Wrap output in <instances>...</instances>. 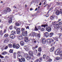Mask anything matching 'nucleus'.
<instances>
[{"instance_id": "6e6552de", "label": "nucleus", "mask_w": 62, "mask_h": 62, "mask_svg": "<svg viewBox=\"0 0 62 62\" xmlns=\"http://www.w3.org/2000/svg\"><path fill=\"white\" fill-rule=\"evenodd\" d=\"M56 15H59L60 14H62V11H59L58 10H57L56 12Z\"/></svg>"}, {"instance_id": "f03ea898", "label": "nucleus", "mask_w": 62, "mask_h": 62, "mask_svg": "<svg viewBox=\"0 0 62 62\" xmlns=\"http://www.w3.org/2000/svg\"><path fill=\"white\" fill-rule=\"evenodd\" d=\"M11 11V10L10 9V8L8 7H7L6 8L5 10H4V12H3V13L6 14L7 12H9Z\"/></svg>"}, {"instance_id": "864d4df0", "label": "nucleus", "mask_w": 62, "mask_h": 62, "mask_svg": "<svg viewBox=\"0 0 62 62\" xmlns=\"http://www.w3.org/2000/svg\"><path fill=\"white\" fill-rule=\"evenodd\" d=\"M60 59V57H57L56 58V60H59Z\"/></svg>"}, {"instance_id": "69168bd1", "label": "nucleus", "mask_w": 62, "mask_h": 62, "mask_svg": "<svg viewBox=\"0 0 62 62\" xmlns=\"http://www.w3.org/2000/svg\"><path fill=\"white\" fill-rule=\"evenodd\" d=\"M2 33V31L1 30L0 31V34H1Z\"/></svg>"}, {"instance_id": "09e8293b", "label": "nucleus", "mask_w": 62, "mask_h": 62, "mask_svg": "<svg viewBox=\"0 0 62 62\" xmlns=\"http://www.w3.org/2000/svg\"><path fill=\"white\" fill-rule=\"evenodd\" d=\"M34 30H35V31H38V29L35 27Z\"/></svg>"}, {"instance_id": "7c9ffc66", "label": "nucleus", "mask_w": 62, "mask_h": 62, "mask_svg": "<svg viewBox=\"0 0 62 62\" xmlns=\"http://www.w3.org/2000/svg\"><path fill=\"white\" fill-rule=\"evenodd\" d=\"M49 58H50L49 56H47L46 58V60H48Z\"/></svg>"}, {"instance_id": "5fc2aeb1", "label": "nucleus", "mask_w": 62, "mask_h": 62, "mask_svg": "<svg viewBox=\"0 0 62 62\" xmlns=\"http://www.w3.org/2000/svg\"><path fill=\"white\" fill-rule=\"evenodd\" d=\"M36 62H40V61L39 59H38L37 60H36Z\"/></svg>"}, {"instance_id": "de8ad7c7", "label": "nucleus", "mask_w": 62, "mask_h": 62, "mask_svg": "<svg viewBox=\"0 0 62 62\" xmlns=\"http://www.w3.org/2000/svg\"><path fill=\"white\" fill-rule=\"evenodd\" d=\"M52 59H49L48 60V61L49 62H52Z\"/></svg>"}, {"instance_id": "4c0bfd02", "label": "nucleus", "mask_w": 62, "mask_h": 62, "mask_svg": "<svg viewBox=\"0 0 62 62\" xmlns=\"http://www.w3.org/2000/svg\"><path fill=\"white\" fill-rule=\"evenodd\" d=\"M12 34L14 35V34H16L15 33L16 32H15V31H12Z\"/></svg>"}, {"instance_id": "a18cd8bd", "label": "nucleus", "mask_w": 62, "mask_h": 62, "mask_svg": "<svg viewBox=\"0 0 62 62\" xmlns=\"http://www.w3.org/2000/svg\"><path fill=\"white\" fill-rule=\"evenodd\" d=\"M35 51H36V52H35L34 53V54H35V55H36L37 54V49H35Z\"/></svg>"}, {"instance_id": "79ce46f5", "label": "nucleus", "mask_w": 62, "mask_h": 62, "mask_svg": "<svg viewBox=\"0 0 62 62\" xmlns=\"http://www.w3.org/2000/svg\"><path fill=\"white\" fill-rule=\"evenodd\" d=\"M10 53H13V50L12 49H10L9 51Z\"/></svg>"}, {"instance_id": "6e6d98bb", "label": "nucleus", "mask_w": 62, "mask_h": 62, "mask_svg": "<svg viewBox=\"0 0 62 62\" xmlns=\"http://www.w3.org/2000/svg\"><path fill=\"white\" fill-rule=\"evenodd\" d=\"M38 28L39 30H41V27H40V26H39L38 27Z\"/></svg>"}, {"instance_id": "5701e85b", "label": "nucleus", "mask_w": 62, "mask_h": 62, "mask_svg": "<svg viewBox=\"0 0 62 62\" xmlns=\"http://www.w3.org/2000/svg\"><path fill=\"white\" fill-rule=\"evenodd\" d=\"M54 34L53 33H51L49 34V36H50V37H52V36H53Z\"/></svg>"}, {"instance_id": "412c9836", "label": "nucleus", "mask_w": 62, "mask_h": 62, "mask_svg": "<svg viewBox=\"0 0 62 62\" xmlns=\"http://www.w3.org/2000/svg\"><path fill=\"white\" fill-rule=\"evenodd\" d=\"M4 42L6 43H8V40L7 38L4 40Z\"/></svg>"}, {"instance_id": "0e129e2a", "label": "nucleus", "mask_w": 62, "mask_h": 62, "mask_svg": "<svg viewBox=\"0 0 62 62\" xmlns=\"http://www.w3.org/2000/svg\"><path fill=\"white\" fill-rule=\"evenodd\" d=\"M0 27L1 28H3V26H2V25H1L0 26Z\"/></svg>"}, {"instance_id": "2eb2a0df", "label": "nucleus", "mask_w": 62, "mask_h": 62, "mask_svg": "<svg viewBox=\"0 0 62 62\" xmlns=\"http://www.w3.org/2000/svg\"><path fill=\"white\" fill-rule=\"evenodd\" d=\"M28 39V37H25V40H24L25 42H27L29 40Z\"/></svg>"}, {"instance_id": "c85d7f7f", "label": "nucleus", "mask_w": 62, "mask_h": 62, "mask_svg": "<svg viewBox=\"0 0 62 62\" xmlns=\"http://www.w3.org/2000/svg\"><path fill=\"white\" fill-rule=\"evenodd\" d=\"M8 36V34H5L4 36L5 38H7Z\"/></svg>"}, {"instance_id": "a211bd4d", "label": "nucleus", "mask_w": 62, "mask_h": 62, "mask_svg": "<svg viewBox=\"0 0 62 62\" xmlns=\"http://www.w3.org/2000/svg\"><path fill=\"white\" fill-rule=\"evenodd\" d=\"M54 46H53L50 49V51L51 52H53V51H54Z\"/></svg>"}, {"instance_id": "9b49d317", "label": "nucleus", "mask_w": 62, "mask_h": 62, "mask_svg": "<svg viewBox=\"0 0 62 62\" xmlns=\"http://www.w3.org/2000/svg\"><path fill=\"white\" fill-rule=\"evenodd\" d=\"M15 35L13 34H11L10 35V37L11 39H13L15 38Z\"/></svg>"}, {"instance_id": "f257e3e1", "label": "nucleus", "mask_w": 62, "mask_h": 62, "mask_svg": "<svg viewBox=\"0 0 62 62\" xmlns=\"http://www.w3.org/2000/svg\"><path fill=\"white\" fill-rule=\"evenodd\" d=\"M17 58L19 62H22L23 61V62H24L25 61V59L21 55H18Z\"/></svg>"}, {"instance_id": "b1692460", "label": "nucleus", "mask_w": 62, "mask_h": 62, "mask_svg": "<svg viewBox=\"0 0 62 62\" xmlns=\"http://www.w3.org/2000/svg\"><path fill=\"white\" fill-rule=\"evenodd\" d=\"M42 27H47L48 26V25L47 24H44L42 25Z\"/></svg>"}, {"instance_id": "2f4dec72", "label": "nucleus", "mask_w": 62, "mask_h": 62, "mask_svg": "<svg viewBox=\"0 0 62 62\" xmlns=\"http://www.w3.org/2000/svg\"><path fill=\"white\" fill-rule=\"evenodd\" d=\"M46 55L45 54H44L43 56V59H45V58H46Z\"/></svg>"}, {"instance_id": "f8f14e48", "label": "nucleus", "mask_w": 62, "mask_h": 62, "mask_svg": "<svg viewBox=\"0 0 62 62\" xmlns=\"http://www.w3.org/2000/svg\"><path fill=\"white\" fill-rule=\"evenodd\" d=\"M44 36L46 38H47L49 36V33L47 32H45L44 34Z\"/></svg>"}, {"instance_id": "9d476101", "label": "nucleus", "mask_w": 62, "mask_h": 62, "mask_svg": "<svg viewBox=\"0 0 62 62\" xmlns=\"http://www.w3.org/2000/svg\"><path fill=\"white\" fill-rule=\"evenodd\" d=\"M22 35L24 36H26L27 35V32L26 31L24 33H22Z\"/></svg>"}, {"instance_id": "7ed1b4c3", "label": "nucleus", "mask_w": 62, "mask_h": 62, "mask_svg": "<svg viewBox=\"0 0 62 62\" xmlns=\"http://www.w3.org/2000/svg\"><path fill=\"white\" fill-rule=\"evenodd\" d=\"M25 57H26V59L27 60H30L32 58L31 57L29 56V55L28 54H26L25 55Z\"/></svg>"}, {"instance_id": "ea45409f", "label": "nucleus", "mask_w": 62, "mask_h": 62, "mask_svg": "<svg viewBox=\"0 0 62 62\" xmlns=\"http://www.w3.org/2000/svg\"><path fill=\"white\" fill-rule=\"evenodd\" d=\"M13 28L12 27V25H11L10 26L9 29L10 30H11Z\"/></svg>"}, {"instance_id": "4d7b16f0", "label": "nucleus", "mask_w": 62, "mask_h": 62, "mask_svg": "<svg viewBox=\"0 0 62 62\" xmlns=\"http://www.w3.org/2000/svg\"><path fill=\"white\" fill-rule=\"evenodd\" d=\"M8 48V46H7L5 47L4 48V49L5 50H6V49H7Z\"/></svg>"}, {"instance_id": "ddd939ff", "label": "nucleus", "mask_w": 62, "mask_h": 62, "mask_svg": "<svg viewBox=\"0 0 62 62\" xmlns=\"http://www.w3.org/2000/svg\"><path fill=\"white\" fill-rule=\"evenodd\" d=\"M12 17H11L9 18V23H12Z\"/></svg>"}, {"instance_id": "39448f33", "label": "nucleus", "mask_w": 62, "mask_h": 62, "mask_svg": "<svg viewBox=\"0 0 62 62\" xmlns=\"http://www.w3.org/2000/svg\"><path fill=\"white\" fill-rule=\"evenodd\" d=\"M17 38L19 40H22L23 38L22 35H19L17 36Z\"/></svg>"}, {"instance_id": "37998d69", "label": "nucleus", "mask_w": 62, "mask_h": 62, "mask_svg": "<svg viewBox=\"0 0 62 62\" xmlns=\"http://www.w3.org/2000/svg\"><path fill=\"white\" fill-rule=\"evenodd\" d=\"M25 50L26 51H28L29 49L28 48V47H26L25 48Z\"/></svg>"}, {"instance_id": "774afa93", "label": "nucleus", "mask_w": 62, "mask_h": 62, "mask_svg": "<svg viewBox=\"0 0 62 62\" xmlns=\"http://www.w3.org/2000/svg\"><path fill=\"white\" fill-rule=\"evenodd\" d=\"M49 7L50 6H48L47 7V9H49Z\"/></svg>"}, {"instance_id": "4468645a", "label": "nucleus", "mask_w": 62, "mask_h": 62, "mask_svg": "<svg viewBox=\"0 0 62 62\" xmlns=\"http://www.w3.org/2000/svg\"><path fill=\"white\" fill-rule=\"evenodd\" d=\"M54 26H56L58 28H60V26H59V25L58 24H55L54 25Z\"/></svg>"}, {"instance_id": "20e7f679", "label": "nucleus", "mask_w": 62, "mask_h": 62, "mask_svg": "<svg viewBox=\"0 0 62 62\" xmlns=\"http://www.w3.org/2000/svg\"><path fill=\"white\" fill-rule=\"evenodd\" d=\"M60 49H57L55 52V54L56 55H58L59 54V52H60Z\"/></svg>"}, {"instance_id": "bf43d9fd", "label": "nucleus", "mask_w": 62, "mask_h": 62, "mask_svg": "<svg viewBox=\"0 0 62 62\" xmlns=\"http://www.w3.org/2000/svg\"><path fill=\"white\" fill-rule=\"evenodd\" d=\"M0 58H4V57H3V56L1 55H0Z\"/></svg>"}, {"instance_id": "e433bc0d", "label": "nucleus", "mask_w": 62, "mask_h": 62, "mask_svg": "<svg viewBox=\"0 0 62 62\" xmlns=\"http://www.w3.org/2000/svg\"><path fill=\"white\" fill-rule=\"evenodd\" d=\"M42 42H43V43H45V40L44 39H43L42 40Z\"/></svg>"}, {"instance_id": "0eeeda50", "label": "nucleus", "mask_w": 62, "mask_h": 62, "mask_svg": "<svg viewBox=\"0 0 62 62\" xmlns=\"http://www.w3.org/2000/svg\"><path fill=\"white\" fill-rule=\"evenodd\" d=\"M33 52L32 51H30L28 52V54L30 55L31 57H34V55L33 54Z\"/></svg>"}, {"instance_id": "e2e57ef3", "label": "nucleus", "mask_w": 62, "mask_h": 62, "mask_svg": "<svg viewBox=\"0 0 62 62\" xmlns=\"http://www.w3.org/2000/svg\"><path fill=\"white\" fill-rule=\"evenodd\" d=\"M38 46H36L34 47H35V49H36V48H38Z\"/></svg>"}, {"instance_id": "a19ab883", "label": "nucleus", "mask_w": 62, "mask_h": 62, "mask_svg": "<svg viewBox=\"0 0 62 62\" xmlns=\"http://www.w3.org/2000/svg\"><path fill=\"white\" fill-rule=\"evenodd\" d=\"M30 42L32 43H33V42H34V40H30Z\"/></svg>"}, {"instance_id": "58836bf2", "label": "nucleus", "mask_w": 62, "mask_h": 62, "mask_svg": "<svg viewBox=\"0 0 62 62\" xmlns=\"http://www.w3.org/2000/svg\"><path fill=\"white\" fill-rule=\"evenodd\" d=\"M13 46L14 48H16V45L15 44H13Z\"/></svg>"}, {"instance_id": "dca6fc26", "label": "nucleus", "mask_w": 62, "mask_h": 62, "mask_svg": "<svg viewBox=\"0 0 62 62\" xmlns=\"http://www.w3.org/2000/svg\"><path fill=\"white\" fill-rule=\"evenodd\" d=\"M17 54L18 55H22V52L20 51H18L17 52Z\"/></svg>"}, {"instance_id": "4be33fe9", "label": "nucleus", "mask_w": 62, "mask_h": 62, "mask_svg": "<svg viewBox=\"0 0 62 62\" xmlns=\"http://www.w3.org/2000/svg\"><path fill=\"white\" fill-rule=\"evenodd\" d=\"M20 47V45L18 44H17L16 45V49H19Z\"/></svg>"}, {"instance_id": "13d9d810", "label": "nucleus", "mask_w": 62, "mask_h": 62, "mask_svg": "<svg viewBox=\"0 0 62 62\" xmlns=\"http://www.w3.org/2000/svg\"><path fill=\"white\" fill-rule=\"evenodd\" d=\"M39 59L40 60V61H42V57H40V58Z\"/></svg>"}, {"instance_id": "a878e982", "label": "nucleus", "mask_w": 62, "mask_h": 62, "mask_svg": "<svg viewBox=\"0 0 62 62\" xmlns=\"http://www.w3.org/2000/svg\"><path fill=\"white\" fill-rule=\"evenodd\" d=\"M21 31L22 32H25V29L24 28H22L21 29Z\"/></svg>"}, {"instance_id": "f704fd0d", "label": "nucleus", "mask_w": 62, "mask_h": 62, "mask_svg": "<svg viewBox=\"0 0 62 62\" xmlns=\"http://www.w3.org/2000/svg\"><path fill=\"white\" fill-rule=\"evenodd\" d=\"M32 36L34 37V36H36V34L37 33H35L34 32H32Z\"/></svg>"}, {"instance_id": "f3484780", "label": "nucleus", "mask_w": 62, "mask_h": 62, "mask_svg": "<svg viewBox=\"0 0 62 62\" xmlns=\"http://www.w3.org/2000/svg\"><path fill=\"white\" fill-rule=\"evenodd\" d=\"M36 37H37L38 38H40V34H38V33H36L35 34Z\"/></svg>"}, {"instance_id": "680f3d73", "label": "nucleus", "mask_w": 62, "mask_h": 62, "mask_svg": "<svg viewBox=\"0 0 62 62\" xmlns=\"http://www.w3.org/2000/svg\"><path fill=\"white\" fill-rule=\"evenodd\" d=\"M35 49H36V48H35V47H32V49H33V50H35Z\"/></svg>"}, {"instance_id": "1a4fd4ad", "label": "nucleus", "mask_w": 62, "mask_h": 62, "mask_svg": "<svg viewBox=\"0 0 62 62\" xmlns=\"http://www.w3.org/2000/svg\"><path fill=\"white\" fill-rule=\"evenodd\" d=\"M16 32L17 34H20L21 33V30L19 28H17L16 29Z\"/></svg>"}, {"instance_id": "49530a36", "label": "nucleus", "mask_w": 62, "mask_h": 62, "mask_svg": "<svg viewBox=\"0 0 62 62\" xmlns=\"http://www.w3.org/2000/svg\"><path fill=\"white\" fill-rule=\"evenodd\" d=\"M16 26H19V25H20V24L18 23H16Z\"/></svg>"}, {"instance_id": "423d86ee", "label": "nucleus", "mask_w": 62, "mask_h": 62, "mask_svg": "<svg viewBox=\"0 0 62 62\" xmlns=\"http://www.w3.org/2000/svg\"><path fill=\"white\" fill-rule=\"evenodd\" d=\"M46 30L48 32H50L51 31L52 29L50 27H46Z\"/></svg>"}, {"instance_id": "473e14b6", "label": "nucleus", "mask_w": 62, "mask_h": 62, "mask_svg": "<svg viewBox=\"0 0 62 62\" xmlns=\"http://www.w3.org/2000/svg\"><path fill=\"white\" fill-rule=\"evenodd\" d=\"M50 42H49L50 44H51V42L52 41V42H54V40H53L52 39H50Z\"/></svg>"}, {"instance_id": "c9c22d12", "label": "nucleus", "mask_w": 62, "mask_h": 62, "mask_svg": "<svg viewBox=\"0 0 62 62\" xmlns=\"http://www.w3.org/2000/svg\"><path fill=\"white\" fill-rule=\"evenodd\" d=\"M8 45L9 46V48H11V47H12V45L11 44H8Z\"/></svg>"}, {"instance_id": "3c124183", "label": "nucleus", "mask_w": 62, "mask_h": 62, "mask_svg": "<svg viewBox=\"0 0 62 62\" xmlns=\"http://www.w3.org/2000/svg\"><path fill=\"white\" fill-rule=\"evenodd\" d=\"M46 41L48 42H50V39H47L46 40Z\"/></svg>"}, {"instance_id": "72a5a7b5", "label": "nucleus", "mask_w": 62, "mask_h": 62, "mask_svg": "<svg viewBox=\"0 0 62 62\" xmlns=\"http://www.w3.org/2000/svg\"><path fill=\"white\" fill-rule=\"evenodd\" d=\"M38 50L39 52H41V47H39Z\"/></svg>"}, {"instance_id": "6ab92c4d", "label": "nucleus", "mask_w": 62, "mask_h": 62, "mask_svg": "<svg viewBox=\"0 0 62 62\" xmlns=\"http://www.w3.org/2000/svg\"><path fill=\"white\" fill-rule=\"evenodd\" d=\"M20 43L22 46H23L24 45V43L23 41H21Z\"/></svg>"}, {"instance_id": "aec40b11", "label": "nucleus", "mask_w": 62, "mask_h": 62, "mask_svg": "<svg viewBox=\"0 0 62 62\" xmlns=\"http://www.w3.org/2000/svg\"><path fill=\"white\" fill-rule=\"evenodd\" d=\"M60 55L61 56V59H62V51L60 52Z\"/></svg>"}, {"instance_id": "393cba45", "label": "nucleus", "mask_w": 62, "mask_h": 62, "mask_svg": "<svg viewBox=\"0 0 62 62\" xmlns=\"http://www.w3.org/2000/svg\"><path fill=\"white\" fill-rule=\"evenodd\" d=\"M58 37H56L54 38L55 40L56 41H58Z\"/></svg>"}, {"instance_id": "cd10ccee", "label": "nucleus", "mask_w": 62, "mask_h": 62, "mask_svg": "<svg viewBox=\"0 0 62 62\" xmlns=\"http://www.w3.org/2000/svg\"><path fill=\"white\" fill-rule=\"evenodd\" d=\"M13 56L14 58V59H15V58H16V53H14Z\"/></svg>"}, {"instance_id": "603ef678", "label": "nucleus", "mask_w": 62, "mask_h": 62, "mask_svg": "<svg viewBox=\"0 0 62 62\" xmlns=\"http://www.w3.org/2000/svg\"><path fill=\"white\" fill-rule=\"evenodd\" d=\"M41 31H44V29L43 28H41Z\"/></svg>"}, {"instance_id": "052dcab7", "label": "nucleus", "mask_w": 62, "mask_h": 62, "mask_svg": "<svg viewBox=\"0 0 62 62\" xmlns=\"http://www.w3.org/2000/svg\"><path fill=\"white\" fill-rule=\"evenodd\" d=\"M54 23H55V22H53L52 23V24H53V25H54Z\"/></svg>"}, {"instance_id": "8fccbe9b", "label": "nucleus", "mask_w": 62, "mask_h": 62, "mask_svg": "<svg viewBox=\"0 0 62 62\" xmlns=\"http://www.w3.org/2000/svg\"><path fill=\"white\" fill-rule=\"evenodd\" d=\"M40 53H39L37 55V56H40Z\"/></svg>"}, {"instance_id": "bb28decb", "label": "nucleus", "mask_w": 62, "mask_h": 62, "mask_svg": "<svg viewBox=\"0 0 62 62\" xmlns=\"http://www.w3.org/2000/svg\"><path fill=\"white\" fill-rule=\"evenodd\" d=\"M54 16H52L50 17V19L51 20H54Z\"/></svg>"}, {"instance_id": "338daca9", "label": "nucleus", "mask_w": 62, "mask_h": 62, "mask_svg": "<svg viewBox=\"0 0 62 62\" xmlns=\"http://www.w3.org/2000/svg\"><path fill=\"white\" fill-rule=\"evenodd\" d=\"M4 32V33H6V30L5 29Z\"/></svg>"}, {"instance_id": "c03bdc74", "label": "nucleus", "mask_w": 62, "mask_h": 62, "mask_svg": "<svg viewBox=\"0 0 62 62\" xmlns=\"http://www.w3.org/2000/svg\"><path fill=\"white\" fill-rule=\"evenodd\" d=\"M58 36H59V37L60 38V37L61 36V33H59V34H58Z\"/></svg>"}, {"instance_id": "c756f323", "label": "nucleus", "mask_w": 62, "mask_h": 62, "mask_svg": "<svg viewBox=\"0 0 62 62\" xmlns=\"http://www.w3.org/2000/svg\"><path fill=\"white\" fill-rule=\"evenodd\" d=\"M7 54V52H6L5 51L3 52L2 53V55H5V54Z\"/></svg>"}]
</instances>
